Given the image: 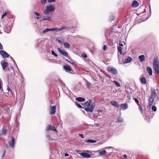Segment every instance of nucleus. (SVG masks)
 <instances>
[{
  "label": "nucleus",
  "mask_w": 159,
  "mask_h": 159,
  "mask_svg": "<svg viewBox=\"0 0 159 159\" xmlns=\"http://www.w3.org/2000/svg\"><path fill=\"white\" fill-rule=\"evenodd\" d=\"M82 56L85 58H86V57H87V55H86V54H82Z\"/></svg>",
  "instance_id": "obj_48"
},
{
  "label": "nucleus",
  "mask_w": 159,
  "mask_h": 159,
  "mask_svg": "<svg viewBox=\"0 0 159 159\" xmlns=\"http://www.w3.org/2000/svg\"><path fill=\"white\" fill-rule=\"evenodd\" d=\"M41 2L43 4H45L47 3L46 0H41Z\"/></svg>",
  "instance_id": "obj_38"
},
{
  "label": "nucleus",
  "mask_w": 159,
  "mask_h": 159,
  "mask_svg": "<svg viewBox=\"0 0 159 159\" xmlns=\"http://www.w3.org/2000/svg\"><path fill=\"white\" fill-rule=\"evenodd\" d=\"M145 59V56L143 55H140L139 60L141 62L143 61Z\"/></svg>",
  "instance_id": "obj_24"
},
{
  "label": "nucleus",
  "mask_w": 159,
  "mask_h": 159,
  "mask_svg": "<svg viewBox=\"0 0 159 159\" xmlns=\"http://www.w3.org/2000/svg\"><path fill=\"white\" fill-rule=\"evenodd\" d=\"M69 154L67 153H66L65 154V157L68 156H69Z\"/></svg>",
  "instance_id": "obj_57"
},
{
  "label": "nucleus",
  "mask_w": 159,
  "mask_h": 159,
  "mask_svg": "<svg viewBox=\"0 0 159 159\" xmlns=\"http://www.w3.org/2000/svg\"><path fill=\"white\" fill-rule=\"evenodd\" d=\"M83 107L87 112H91L93 111L95 107V104L92 102L90 100L82 104Z\"/></svg>",
  "instance_id": "obj_1"
},
{
  "label": "nucleus",
  "mask_w": 159,
  "mask_h": 159,
  "mask_svg": "<svg viewBox=\"0 0 159 159\" xmlns=\"http://www.w3.org/2000/svg\"><path fill=\"white\" fill-rule=\"evenodd\" d=\"M2 66L3 69L5 70V69L7 67L8 65V63L6 61L1 62Z\"/></svg>",
  "instance_id": "obj_13"
},
{
  "label": "nucleus",
  "mask_w": 159,
  "mask_h": 159,
  "mask_svg": "<svg viewBox=\"0 0 159 159\" xmlns=\"http://www.w3.org/2000/svg\"><path fill=\"white\" fill-rule=\"evenodd\" d=\"M107 70L109 72L114 74H116L117 73V70L114 67L108 66L107 68Z\"/></svg>",
  "instance_id": "obj_3"
},
{
  "label": "nucleus",
  "mask_w": 159,
  "mask_h": 159,
  "mask_svg": "<svg viewBox=\"0 0 159 159\" xmlns=\"http://www.w3.org/2000/svg\"><path fill=\"white\" fill-rule=\"evenodd\" d=\"M145 7L144 6H142L141 7H140V8L141 9H144V10L145 11V9H144V8Z\"/></svg>",
  "instance_id": "obj_53"
},
{
  "label": "nucleus",
  "mask_w": 159,
  "mask_h": 159,
  "mask_svg": "<svg viewBox=\"0 0 159 159\" xmlns=\"http://www.w3.org/2000/svg\"><path fill=\"white\" fill-rule=\"evenodd\" d=\"M41 21H43V20H48V21H51L52 19L51 16L49 15H46V16L43 15L42 16V17L41 18Z\"/></svg>",
  "instance_id": "obj_4"
},
{
  "label": "nucleus",
  "mask_w": 159,
  "mask_h": 159,
  "mask_svg": "<svg viewBox=\"0 0 159 159\" xmlns=\"http://www.w3.org/2000/svg\"><path fill=\"white\" fill-rule=\"evenodd\" d=\"M153 66L155 73L157 74L159 73V64L155 65Z\"/></svg>",
  "instance_id": "obj_9"
},
{
  "label": "nucleus",
  "mask_w": 159,
  "mask_h": 159,
  "mask_svg": "<svg viewBox=\"0 0 159 159\" xmlns=\"http://www.w3.org/2000/svg\"><path fill=\"white\" fill-rule=\"evenodd\" d=\"M0 49H3V46L0 43Z\"/></svg>",
  "instance_id": "obj_52"
},
{
  "label": "nucleus",
  "mask_w": 159,
  "mask_h": 159,
  "mask_svg": "<svg viewBox=\"0 0 159 159\" xmlns=\"http://www.w3.org/2000/svg\"><path fill=\"white\" fill-rule=\"evenodd\" d=\"M123 121V119L122 118L119 117L117 119L116 121L118 123H121Z\"/></svg>",
  "instance_id": "obj_29"
},
{
  "label": "nucleus",
  "mask_w": 159,
  "mask_h": 159,
  "mask_svg": "<svg viewBox=\"0 0 159 159\" xmlns=\"http://www.w3.org/2000/svg\"><path fill=\"white\" fill-rule=\"evenodd\" d=\"M131 93H128L127 94V98L129 99H130L131 98Z\"/></svg>",
  "instance_id": "obj_35"
},
{
  "label": "nucleus",
  "mask_w": 159,
  "mask_h": 159,
  "mask_svg": "<svg viewBox=\"0 0 159 159\" xmlns=\"http://www.w3.org/2000/svg\"><path fill=\"white\" fill-rule=\"evenodd\" d=\"M80 155L84 158H88L91 157V155L89 154L86 153L82 152L80 153Z\"/></svg>",
  "instance_id": "obj_12"
},
{
  "label": "nucleus",
  "mask_w": 159,
  "mask_h": 159,
  "mask_svg": "<svg viewBox=\"0 0 159 159\" xmlns=\"http://www.w3.org/2000/svg\"><path fill=\"white\" fill-rule=\"evenodd\" d=\"M123 157L125 159H127V156L126 154L124 155Z\"/></svg>",
  "instance_id": "obj_50"
},
{
  "label": "nucleus",
  "mask_w": 159,
  "mask_h": 159,
  "mask_svg": "<svg viewBox=\"0 0 159 159\" xmlns=\"http://www.w3.org/2000/svg\"><path fill=\"white\" fill-rule=\"evenodd\" d=\"M54 7L52 5H50L46 6V8L44 10V13L45 15H47L50 12L54 11Z\"/></svg>",
  "instance_id": "obj_2"
},
{
  "label": "nucleus",
  "mask_w": 159,
  "mask_h": 159,
  "mask_svg": "<svg viewBox=\"0 0 159 159\" xmlns=\"http://www.w3.org/2000/svg\"><path fill=\"white\" fill-rule=\"evenodd\" d=\"M134 100L135 102L137 103H139V101L138 100V99H137L136 98H134Z\"/></svg>",
  "instance_id": "obj_46"
},
{
  "label": "nucleus",
  "mask_w": 159,
  "mask_h": 159,
  "mask_svg": "<svg viewBox=\"0 0 159 159\" xmlns=\"http://www.w3.org/2000/svg\"><path fill=\"white\" fill-rule=\"evenodd\" d=\"M66 27L65 26H62V27H61V28H59V30L60 31V30H65V29H66Z\"/></svg>",
  "instance_id": "obj_40"
},
{
  "label": "nucleus",
  "mask_w": 159,
  "mask_h": 159,
  "mask_svg": "<svg viewBox=\"0 0 159 159\" xmlns=\"http://www.w3.org/2000/svg\"><path fill=\"white\" fill-rule=\"evenodd\" d=\"M132 60V58L130 57H128L125 59L124 63H128L130 62Z\"/></svg>",
  "instance_id": "obj_19"
},
{
  "label": "nucleus",
  "mask_w": 159,
  "mask_h": 159,
  "mask_svg": "<svg viewBox=\"0 0 159 159\" xmlns=\"http://www.w3.org/2000/svg\"><path fill=\"white\" fill-rule=\"evenodd\" d=\"M64 69L67 72L70 71L72 69L69 65H66L63 66Z\"/></svg>",
  "instance_id": "obj_10"
},
{
  "label": "nucleus",
  "mask_w": 159,
  "mask_h": 159,
  "mask_svg": "<svg viewBox=\"0 0 159 159\" xmlns=\"http://www.w3.org/2000/svg\"><path fill=\"white\" fill-rule=\"evenodd\" d=\"M53 131L55 132H57V129L55 128L54 127H52V129Z\"/></svg>",
  "instance_id": "obj_43"
},
{
  "label": "nucleus",
  "mask_w": 159,
  "mask_h": 159,
  "mask_svg": "<svg viewBox=\"0 0 159 159\" xmlns=\"http://www.w3.org/2000/svg\"><path fill=\"white\" fill-rule=\"evenodd\" d=\"M36 19H38V20H39V17H36Z\"/></svg>",
  "instance_id": "obj_63"
},
{
  "label": "nucleus",
  "mask_w": 159,
  "mask_h": 159,
  "mask_svg": "<svg viewBox=\"0 0 159 159\" xmlns=\"http://www.w3.org/2000/svg\"><path fill=\"white\" fill-rule=\"evenodd\" d=\"M85 142L86 143H94L96 142V141L92 139H88L85 140Z\"/></svg>",
  "instance_id": "obj_26"
},
{
  "label": "nucleus",
  "mask_w": 159,
  "mask_h": 159,
  "mask_svg": "<svg viewBox=\"0 0 159 159\" xmlns=\"http://www.w3.org/2000/svg\"><path fill=\"white\" fill-rule=\"evenodd\" d=\"M79 136L81 137L82 138H84V136L82 134H79Z\"/></svg>",
  "instance_id": "obj_49"
},
{
  "label": "nucleus",
  "mask_w": 159,
  "mask_h": 159,
  "mask_svg": "<svg viewBox=\"0 0 159 159\" xmlns=\"http://www.w3.org/2000/svg\"><path fill=\"white\" fill-rule=\"evenodd\" d=\"M76 100L78 102H84L85 100V99L81 97L76 98Z\"/></svg>",
  "instance_id": "obj_25"
},
{
  "label": "nucleus",
  "mask_w": 159,
  "mask_h": 159,
  "mask_svg": "<svg viewBox=\"0 0 159 159\" xmlns=\"http://www.w3.org/2000/svg\"><path fill=\"white\" fill-rule=\"evenodd\" d=\"M91 85V83L88 82V81H87L86 82V86L88 88L90 87Z\"/></svg>",
  "instance_id": "obj_37"
},
{
  "label": "nucleus",
  "mask_w": 159,
  "mask_h": 159,
  "mask_svg": "<svg viewBox=\"0 0 159 159\" xmlns=\"http://www.w3.org/2000/svg\"><path fill=\"white\" fill-rule=\"evenodd\" d=\"M157 109V107L155 106H153L152 107V110L154 111H156Z\"/></svg>",
  "instance_id": "obj_34"
},
{
  "label": "nucleus",
  "mask_w": 159,
  "mask_h": 159,
  "mask_svg": "<svg viewBox=\"0 0 159 159\" xmlns=\"http://www.w3.org/2000/svg\"><path fill=\"white\" fill-rule=\"evenodd\" d=\"M0 54L4 58H7L9 57V55L6 52L1 50L0 51Z\"/></svg>",
  "instance_id": "obj_7"
},
{
  "label": "nucleus",
  "mask_w": 159,
  "mask_h": 159,
  "mask_svg": "<svg viewBox=\"0 0 159 159\" xmlns=\"http://www.w3.org/2000/svg\"><path fill=\"white\" fill-rule=\"evenodd\" d=\"M144 11H143V12H142L141 13H140V14H139V15H140V16H143V15H142V13H144Z\"/></svg>",
  "instance_id": "obj_58"
},
{
  "label": "nucleus",
  "mask_w": 159,
  "mask_h": 159,
  "mask_svg": "<svg viewBox=\"0 0 159 159\" xmlns=\"http://www.w3.org/2000/svg\"><path fill=\"white\" fill-rule=\"evenodd\" d=\"M64 47L65 48H69L70 47V45L68 43L65 42L63 43Z\"/></svg>",
  "instance_id": "obj_23"
},
{
  "label": "nucleus",
  "mask_w": 159,
  "mask_h": 159,
  "mask_svg": "<svg viewBox=\"0 0 159 159\" xmlns=\"http://www.w3.org/2000/svg\"><path fill=\"white\" fill-rule=\"evenodd\" d=\"M154 99H150V98H149L148 101L149 106L151 107L152 106L154 102Z\"/></svg>",
  "instance_id": "obj_21"
},
{
  "label": "nucleus",
  "mask_w": 159,
  "mask_h": 159,
  "mask_svg": "<svg viewBox=\"0 0 159 159\" xmlns=\"http://www.w3.org/2000/svg\"><path fill=\"white\" fill-rule=\"evenodd\" d=\"M51 53L53 55H54V56H55V57H57V54L54 52V51L52 50L51 51Z\"/></svg>",
  "instance_id": "obj_39"
},
{
  "label": "nucleus",
  "mask_w": 159,
  "mask_h": 159,
  "mask_svg": "<svg viewBox=\"0 0 159 159\" xmlns=\"http://www.w3.org/2000/svg\"><path fill=\"white\" fill-rule=\"evenodd\" d=\"M57 50L58 52L61 54L64 55L65 57H67L68 56V54L66 51L64 50H62L59 48L57 49Z\"/></svg>",
  "instance_id": "obj_8"
},
{
  "label": "nucleus",
  "mask_w": 159,
  "mask_h": 159,
  "mask_svg": "<svg viewBox=\"0 0 159 159\" xmlns=\"http://www.w3.org/2000/svg\"><path fill=\"white\" fill-rule=\"evenodd\" d=\"M34 13L37 16H39V13H37V12H35Z\"/></svg>",
  "instance_id": "obj_51"
},
{
  "label": "nucleus",
  "mask_w": 159,
  "mask_h": 159,
  "mask_svg": "<svg viewBox=\"0 0 159 159\" xmlns=\"http://www.w3.org/2000/svg\"><path fill=\"white\" fill-rule=\"evenodd\" d=\"M50 29H51V31H55L57 32V31H59V28H51Z\"/></svg>",
  "instance_id": "obj_31"
},
{
  "label": "nucleus",
  "mask_w": 159,
  "mask_h": 159,
  "mask_svg": "<svg viewBox=\"0 0 159 159\" xmlns=\"http://www.w3.org/2000/svg\"><path fill=\"white\" fill-rule=\"evenodd\" d=\"M96 152H98L99 154L100 155H104L106 153V151L104 150H100L99 151H97Z\"/></svg>",
  "instance_id": "obj_20"
},
{
  "label": "nucleus",
  "mask_w": 159,
  "mask_h": 159,
  "mask_svg": "<svg viewBox=\"0 0 159 159\" xmlns=\"http://www.w3.org/2000/svg\"><path fill=\"white\" fill-rule=\"evenodd\" d=\"M107 49V46L106 45H104L103 46V50L104 51H105V50Z\"/></svg>",
  "instance_id": "obj_47"
},
{
  "label": "nucleus",
  "mask_w": 159,
  "mask_h": 159,
  "mask_svg": "<svg viewBox=\"0 0 159 159\" xmlns=\"http://www.w3.org/2000/svg\"><path fill=\"white\" fill-rule=\"evenodd\" d=\"M118 50L120 54H122V48L120 47H118Z\"/></svg>",
  "instance_id": "obj_36"
},
{
  "label": "nucleus",
  "mask_w": 159,
  "mask_h": 159,
  "mask_svg": "<svg viewBox=\"0 0 159 159\" xmlns=\"http://www.w3.org/2000/svg\"><path fill=\"white\" fill-rule=\"evenodd\" d=\"M52 126L51 125H48L47 128L46 130L47 131H49L50 130H51L52 129Z\"/></svg>",
  "instance_id": "obj_32"
},
{
  "label": "nucleus",
  "mask_w": 159,
  "mask_h": 159,
  "mask_svg": "<svg viewBox=\"0 0 159 159\" xmlns=\"http://www.w3.org/2000/svg\"><path fill=\"white\" fill-rule=\"evenodd\" d=\"M113 82L115 83L116 86L117 87H119L120 86V84L116 81L114 80L113 81Z\"/></svg>",
  "instance_id": "obj_30"
},
{
  "label": "nucleus",
  "mask_w": 159,
  "mask_h": 159,
  "mask_svg": "<svg viewBox=\"0 0 159 159\" xmlns=\"http://www.w3.org/2000/svg\"><path fill=\"white\" fill-rule=\"evenodd\" d=\"M147 19H148V18H147V17H146V18H144L143 19L141 20L140 21V22L141 21L143 22V21H146Z\"/></svg>",
  "instance_id": "obj_44"
},
{
  "label": "nucleus",
  "mask_w": 159,
  "mask_h": 159,
  "mask_svg": "<svg viewBox=\"0 0 159 159\" xmlns=\"http://www.w3.org/2000/svg\"><path fill=\"white\" fill-rule=\"evenodd\" d=\"M5 152H4L3 154L2 155V158H3L4 157V155H5Z\"/></svg>",
  "instance_id": "obj_59"
},
{
  "label": "nucleus",
  "mask_w": 159,
  "mask_h": 159,
  "mask_svg": "<svg viewBox=\"0 0 159 159\" xmlns=\"http://www.w3.org/2000/svg\"><path fill=\"white\" fill-rule=\"evenodd\" d=\"M48 1L49 3H51L52 2H55V0H48Z\"/></svg>",
  "instance_id": "obj_45"
},
{
  "label": "nucleus",
  "mask_w": 159,
  "mask_h": 159,
  "mask_svg": "<svg viewBox=\"0 0 159 159\" xmlns=\"http://www.w3.org/2000/svg\"><path fill=\"white\" fill-rule=\"evenodd\" d=\"M139 109H140V110L141 111V112H142L143 109H142V107H141L140 106Z\"/></svg>",
  "instance_id": "obj_55"
},
{
  "label": "nucleus",
  "mask_w": 159,
  "mask_h": 159,
  "mask_svg": "<svg viewBox=\"0 0 159 159\" xmlns=\"http://www.w3.org/2000/svg\"><path fill=\"white\" fill-rule=\"evenodd\" d=\"M86 152H87V153H92V152L91 151H89V150H86Z\"/></svg>",
  "instance_id": "obj_56"
},
{
  "label": "nucleus",
  "mask_w": 159,
  "mask_h": 159,
  "mask_svg": "<svg viewBox=\"0 0 159 159\" xmlns=\"http://www.w3.org/2000/svg\"><path fill=\"white\" fill-rule=\"evenodd\" d=\"M139 3L136 1H134L132 3V7H136L139 6Z\"/></svg>",
  "instance_id": "obj_16"
},
{
  "label": "nucleus",
  "mask_w": 159,
  "mask_h": 159,
  "mask_svg": "<svg viewBox=\"0 0 159 159\" xmlns=\"http://www.w3.org/2000/svg\"><path fill=\"white\" fill-rule=\"evenodd\" d=\"M7 12L8 11H6L5 13L2 15V19H3V17L6 16Z\"/></svg>",
  "instance_id": "obj_41"
},
{
  "label": "nucleus",
  "mask_w": 159,
  "mask_h": 159,
  "mask_svg": "<svg viewBox=\"0 0 159 159\" xmlns=\"http://www.w3.org/2000/svg\"><path fill=\"white\" fill-rule=\"evenodd\" d=\"M140 81L143 84H145L147 83L146 80L144 77H142L140 79Z\"/></svg>",
  "instance_id": "obj_18"
},
{
  "label": "nucleus",
  "mask_w": 159,
  "mask_h": 159,
  "mask_svg": "<svg viewBox=\"0 0 159 159\" xmlns=\"http://www.w3.org/2000/svg\"><path fill=\"white\" fill-rule=\"evenodd\" d=\"M147 70L149 74L150 75H152V71L151 68L150 67L148 66L147 68Z\"/></svg>",
  "instance_id": "obj_17"
},
{
  "label": "nucleus",
  "mask_w": 159,
  "mask_h": 159,
  "mask_svg": "<svg viewBox=\"0 0 159 159\" xmlns=\"http://www.w3.org/2000/svg\"><path fill=\"white\" fill-rule=\"evenodd\" d=\"M75 103L76 104V105L77 107H79L81 108H82V107L79 104L77 103L76 102H75Z\"/></svg>",
  "instance_id": "obj_42"
},
{
  "label": "nucleus",
  "mask_w": 159,
  "mask_h": 159,
  "mask_svg": "<svg viewBox=\"0 0 159 159\" xmlns=\"http://www.w3.org/2000/svg\"><path fill=\"white\" fill-rule=\"evenodd\" d=\"M6 127L4 126L2 131V134L3 135H5L7 133Z\"/></svg>",
  "instance_id": "obj_22"
},
{
  "label": "nucleus",
  "mask_w": 159,
  "mask_h": 159,
  "mask_svg": "<svg viewBox=\"0 0 159 159\" xmlns=\"http://www.w3.org/2000/svg\"><path fill=\"white\" fill-rule=\"evenodd\" d=\"M119 45L121 46H123V45L121 43H120Z\"/></svg>",
  "instance_id": "obj_62"
},
{
  "label": "nucleus",
  "mask_w": 159,
  "mask_h": 159,
  "mask_svg": "<svg viewBox=\"0 0 159 159\" xmlns=\"http://www.w3.org/2000/svg\"><path fill=\"white\" fill-rule=\"evenodd\" d=\"M67 61H69V63H70V64H73V63H72L71 62H70L69 61H68V60H67Z\"/></svg>",
  "instance_id": "obj_64"
},
{
  "label": "nucleus",
  "mask_w": 159,
  "mask_h": 159,
  "mask_svg": "<svg viewBox=\"0 0 159 159\" xmlns=\"http://www.w3.org/2000/svg\"><path fill=\"white\" fill-rule=\"evenodd\" d=\"M110 104L112 106L115 107L117 108H118L119 107V105L117 103L116 101H111L110 102Z\"/></svg>",
  "instance_id": "obj_11"
},
{
  "label": "nucleus",
  "mask_w": 159,
  "mask_h": 159,
  "mask_svg": "<svg viewBox=\"0 0 159 159\" xmlns=\"http://www.w3.org/2000/svg\"><path fill=\"white\" fill-rule=\"evenodd\" d=\"M94 125H95V126L98 127H99V125H100L98 123L95 124Z\"/></svg>",
  "instance_id": "obj_54"
},
{
  "label": "nucleus",
  "mask_w": 159,
  "mask_h": 159,
  "mask_svg": "<svg viewBox=\"0 0 159 159\" xmlns=\"http://www.w3.org/2000/svg\"><path fill=\"white\" fill-rule=\"evenodd\" d=\"M9 143L11 147L12 148L14 147L15 140L13 137H11V140L9 142Z\"/></svg>",
  "instance_id": "obj_6"
},
{
  "label": "nucleus",
  "mask_w": 159,
  "mask_h": 159,
  "mask_svg": "<svg viewBox=\"0 0 159 159\" xmlns=\"http://www.w3.org/2000/svg\"><path fill=\"white\" fill-rule=\"evenodd\" d=\"M121 108L123 110H125L127 109L128 105L126 104L123 103L121 105Z\"/></svg>",
  "instance_id": "obj_15"
},
{
  "label": "nucleus",
  "mask_w": 159,
  "mask_h": 159,
  "mask_svg": "<svg viewBox=\"0 0 159 159\" xmlns=\"http://www.w3.org/2000/svg\"><path fill=\"white\" fill-rule=\"evenodd\" d=\"M7 89L8 90L11 91L10 88L9 87H8V88H7Z\"/></svg>",
  "instance_id": "obj_60"
},
{
  "label": "nucleus",
  "mask_w": 159,
  "mask_h": 159,
  "mask_svg": "<svg viewBox=\"0 0 159 159\" xmlns=\"http://www.w3.org/2000/svg\"><path fill=\"white\" fill-rule=\"evenodd\" d=\"M157 96V93L156 91L154 89L151 90V96L149 97L150 99H154Z\"/></svg>",
  "instance_id": "obj_5"
},
{
  "label": "nucleus",
  "mask_w": 159,
  "mask_h": 159,
  "mask_svg": "<svg viewBox=\"0 0 159 159\" xmlns=\"http://www.w3.org/2000/svg\"><path fill=\"white\" fill-rule=\"evenodd\" d=\"M156 64H159V60L157 58H155L153 61V65Z\"/></svg>",
  "instance_id": "obj_27"
},
{
  "label": "nucleus",
  "mask_w": 159,
  "mask_h": 159,
  "mask_svg": "<svg viewBox=\"0 0 159 159\" xmlns=\"http://www.w3.org/2000/svg\"><path fill=\"white\" fill-rule=\"evenodd\" d=\"M49 31H51V29H48V28H46L43 31L42 33L43 34H45L47 32Z\"/></svg>",
  "instance_id": "obj_28"
},
{
  "label": "nucleus",
  "mask_w": 159,
  "mask_h": 159,
  "mask_svg": "<svg viewBox=\"0 0 159 159\" xmlns=\"http://www.w3.org/2000/svg\"><path fill=\"white\" fill-rule=\"evenodd\" d=\"M56 112V107L53 106L51 107V111H50V114H54Z\"/></svg>",
  "instance_id": "obj_14"
},
{
  "label": "nucleus",
  "mask_w": 159,
  "mask_h": 159,
  "mask_svg": "<svg viewBox=\"0 0 159 159\" xmlns=\"http://www.w3.org/2000/svg\"><path fill=\"white\" fill-rule=\"evenodd\" d=\"M115 17L113 15L110 16L109 17V20H110L112 21L115 19Z\"/></svg>",
  "instance_id": "obj_33"
},
{
  "label": "nucleus",
  "mask_w": 159,
  "mask_h": 159,
  "mask_svg": "<svg viewBox=\"0 0 159 159\" xmlns=\"http://www.w3.org/2000/svg\"><path fill=\"white\" fill-rule=\"evenodd\" d=\"M57 41H58L59 43H61V42H62L61 41V40H58V39H57Z\"/></svg>",
  "instance_id": "obj_61"
}]
</instances>
